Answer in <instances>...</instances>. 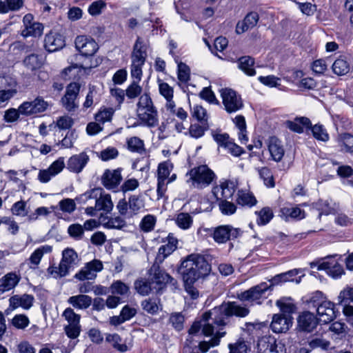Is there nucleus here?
<instances>
[{
	"instance_id": "49530a36",
	"label": "nucleus",
	"mask_w": 353,
	"mask_h": 353,
	"mask_svg": "<svg viewBox=\"0 0 353 353\" xmlns=\"http://www.w3.org/2000/svg\"><path fill=\"white\" fill-rule=\"evenodd\" d=\"M315 208L319 211L318 218L320 219L323 214H334L335 210L331 206L328 200L319 199L314 203Z\"/></svg>"
},
{
	"instance_id": "1a4fd4ad",
	"label": "nucleus",
	"mask_w": 353,
	"mask_h": 353,
	"mask_svg": "<svg viewBox=\"0 0 353 353\" xmlns=\"http://www.w3.org/2000/svg\"><path fill=\"white\" fill-rule=\"evenodd\" d=\"M48 107V103L42 97H37L33 101H24L19 105V111L22 116L35 117L45 112Z\"/></svg>"
},
{
	"instance_id": "774afa93",
	"label": "nucleus",
	"mask_w": 353,
	"mask_h": 353,
	"mask_svg": "<svg viewBox=\"0 0 353 353\" xmlns=\"http://www.w3.org/2000/svg\"><path fill=\"white\" fill-rule=\"evenodd\" d=\"M169 321L177 331H181L183 328L184 316L181 313L172 314L169 319Z\"/></svg>"
},
{
	"instance_id": "bf43d9fd",
	"label": "nucleus",
	"mask_w": 353,
	"mask_h": 353,
	"mask_svg": "<svg viewBox=\"0 0 353 353\" xmlns=\"http://www.w3.org/2000/svg\"><path fill=\"white\" fill-rule=\"evenodd\" d=\"M114 114V110L112 108H104L95 114V120L97 122L104 123L105 122L110 121Z\"/></svg>"
},
{
	"instance_id": "37998d69",
	"label": "nucleus",
	"mask_w": 353,
	"mask_h": 353,
	"mask_svg": "<svg viewBox=\"0 0 353 353\" xmlns=\"http://www.w3.org/2000/svg\"><path fill=\"white\" fill-rule=\"evenodd\" d=\"M255 213L257 214L256 223L259 225L268 224L274 217L272 210L270 207H264Z\"/></svg>"
},
{
	"instance_id": "a211bd4d",
	"label": "nucleus",
	"mask_w": 353,
	"mask_h": 353,
	"mask_svg": "<svg viewBox=\"0 0 353 353\" xmlns=\"http://www.w3.org/2000/svg\"><path fill=\"white\" fill-rule=\"evenodd\" d=\"M103 269V264L101 261L94 259L88 263L74 276V278L80 280L94 279L96 277V272Z\"/></svg>"
},
{
	"instance_id": "b1692460",
	"label": "nucleus",
	"mask_w": 353,
	"mask_h": 353,
	"mask_svg": "<svg viewBox=\"0 0 353 353\" xmlns=\"http://www.w3.org/2000/svg\"><path fill=\"white\" fill-rule=\"evenodd\" d=\"M167 239L168 243L159 248L156 261L163 262L168 256L171 254L177 248L178 240L173 234L170 233Z\"/></svg>"
},
{
	"instance_id": "72a5a7b5",
	"label": "nucleus",
	"mask_w": 353,
	"mask_h": 353,
	"mask_svg": "<svg viewBox=\"0 0 353 353\" xmlns=\"http://www.w3.org/2000/svg\"><path fill=\"white\" fill-rule=\"evenodd\" d=\"M23 63L27 70L35 71L41 68L43 65L42 57L37 54H31L25 57Z\"/></svg>"
},
{
	"instance_id": "79ce46f5",
	"label": "nucleus",
	"mask_w": 353,
	"mask_h": 353,
	"mask_svg": "<svg viewBox=\"0 0 353 353\" xmlns=\"http://www.w3.org/2000/svg\"><path fill=\"white\" fill-rule=\"evenodd\" d=\"M134 285L136 291L142 296L148 295L152 290H154L151 281H149L144 279L136 280Z\"/></svg>"
},
{
	"instance_id": "de8ad7c7",
	"label": "nucleus",
	"mask_w": 353,
	"mask_h": 353,
	"mask_svg": "<svg viewBox=\"0 0 353 353\" xmlns=\"http://www.w3.org/2000/svg\"><path fill=\"white\" fill-rule=\"evenodd\" d=\"M105 340L110 343L112 347L121 352H124L128 350V347L125 344L121 343L122 339L118 334L107 335Z\"/></svg>"
},
{
	"instance_id": "58836bf2",
	"label": "nucleus",
	"mask_w": 353,
	"mask_h": 353,
	"mask_svg": "<svg viewBox=\"0 0 353 353\" xmlns=\"http://www.w3.org/2000/svg\"><path fill=\"white\" fill-rule=\"evenodd\" d=\"M332 68L334 74L343 76L349 72L350 64L345 57H340L333 63Z\"/></svg>"
},
{
	"instance_id": "f257e3e1",
	"label": "nucleus",
	"mask_w": 353,
	"mask_h": 353,
	"mask_svg": "<svg viewBox=\"0 0 353 353\" xmlns=\"http://www.w3.org/2000/svg\"><path fill=\"white\" fill-rule=\"evenodd\" d=\"M243 316V307L235 302L223 303L203 314L199 321L193 323L189 330L190 334H196L202 328V333L207 336H212L215 329L224 327L226 320L232 316Z\"/></svg>"
},
{
	"instance_id": "9d476101",
	"label": "nucleus",
	"mask_w": 353,
	"mask_h": 353,
	"mask_svg": "<svg viewBox=\"0 0 353 353\" xmlns=\"http://www.w3.org/2000/svg\"><path fill=\"white\" fill-rule=\"evenodd\" d=\"M210 236L218 243H224L228 240L235 239L240 235V229L234 228L229 225L212 228L210 230Z\"/></svg>"
},
{
	"instance_id": "bb28decb",
	"label": "nucleus",
	"mask_w": 353,
	"mask_h": 353,
	"mask_svg": "<svg viewBox=\"0 0 353 353\" xmlns=\"http://www.w3.org/2000/svg\"><path fill=\"white\" fill-rule=\"evenodd\" d=\"M147 57V52L145 47L143 44V41L140 37H138L132 53V63L143 65Z\"/></svg>"
},
{
	"instance_id": "c756f323",
	"label": "nucleus",
	"mask_w": 353,
	"mask_h": 353,
	"mask_svg": "<svg viewBox=\"0 0 353 353\" xmlns=\"http://www.w3.org/2000/svg\"><path fill=\"white\" fill-rule=\"evenodd\" d=\"M68 303L77 309L85 310L92 305V299L88 295L79 294L70 296L68 299Z\"/></svg>"
},
{
	"instance_id": "c03bdc74",
	"label": "nucleus",
	"mask_w": 353,
	"mask_h": 353,
	"mask_svg": "<svg viewBox=\"0 0 353 353\" xmlns=\"http://www.w3.org/2000/svg\"><path fill=\"white\" fill-rule=\"evenodd\" d=\"M43 26L41 23L34 22L30 25H26V28L22 31L21 34L24 37L28 36L40 37L43 34Z\"/></svg>"
},
{
	"instance_id": "aec40b11",
	"label": "nucleus",
	"mask_w": 353,
	"mask_h": 353,
	"mask_svg": "<svg viewBox=\"0 0 353 353\" xmlns=\"http://www.w3.org/2000/svg\"><path fill=\"white\" fill-rule=\"evenodd\" d=\"M316 311L319 321L325 324L330 323L336 317L335 305L330 301H324Z\"/></svg>"
},
{
	"instance_id": "a19ab883",
	"label": "nucleus",
	"mask_w": 353,
	"mask_h": 353,
	"mask_svg": "<svg viewBox=\"0 0 353 353\" xmlns=\"http://www.w3.org/2000/svg\"><path fill=\"white\" fill-rule=\"evenodd\" d=\"M71 268H72V265L61 260L59 267L50 266L48 268V272L56 279L61 278L68 274Z\"/></svg>"
},
{
	"instance_id": "8fccbe9b",
	"label": "nucleus",
	"mask_w": 353,
	"mask_h": 353,
	"mask_svg": "<svg viewBox=\"0 0 353 353\" xmlns=\"http://www.w3.org/2000/svg\"><path fill=\"white\" fill-rule=\"evenodd\" d=\"M128 149L132 152L142 154L145 151L143 141L137 137H132L127 141Z\"/></svg>"
},
{
	"instance_id": "7c9ffc66",
	"label": "nucleus",
	"mask_w": 353,
	"mask_h": 353,
	"mask_svg": "<svg viewBox=\"0 0 353 353\" xmlns=\"http://www.w3.org/2000/svg\"><path fill=\"white\" fill-rule=\"evenodd\" d=\"M268 149L272 159L276 162L281 161L285 150L281 144V141L275 137H272L270 140Z\"/></svg>"
},
{
	"instance_id": "f704fd0d",
	"label": "nucleus",
	"mask_w": 353,
	"mask_h": 353,
	"mask_svg": "<svg viewBox=\"0 0 353 353\" xmlns=\"http://www.w3.org/2000/svg\"><path fill=\"white\" fill-rule=\"evenodd\" d=\"M222 327H218L215 329V335L209 341H201L200 342L199 347L201 352L205 353L208 351L210 347H214L219 344L220 339L225 334V332H221Z\"/></svg>"
},
{
	"instance_id": "7ed1b4c3",
	"label": "nucleus",
	"mask_w": 353,
	"mask_h": 353,
	"mask_svg": "<svg viewBox=\"0 0 353 353\" xmlns=\"http://www.w3.org/2000/svg\"><path fill=\"white\" fill-rule=\"evenodd\" d=\"M246 327L244 328V332L247 333L248 336L244 340L245 351L247 350L248 345L250 350V345L254 344L257 339V350L259 353H285L286 349L281 342H277L274 336L271 335L262 334L261 328L263 324L261 323H246Z\"/></svg>"
},
{
	"instance_id": "412c9836",
	"label": "nucleus",
	"mask_w": 353,
	"mask_h": 353,
	"mask_svg": "<svg viewBox=\"0 0 353 353\" xmlns=\"http://www.w3.org/2000/svg\"><path fill=\"white\" fill-rule=\"evenodd\" d=\"M121 172V168L114 170H105L101 176L103 186L108 190L117 188L122 180Z\"/></svg>"
},
{
	"instance_id": "5701e85b",
	"label": "nucleus",
	"mask_w": 353,
	"mask_h": 353,
	"mask_svg": "<svg viewBox=\"0 0 353 353\" xmlns=\"http://www.w3.org/2000/svg\"><path fill=\"white\" fill-rule=\"evenodd\" d=\"M276 306L279 309L280 313L289 317L297 311V305L291 296H282L275 302Z\"/></svg>"
},
{
	"instance_id": "f8f14e48",
	"label": "nucleus",
	"mask_w": 353,
	"mask_h": 353,
	"mask_svg": "<svg viewBox=\"0 0 353 353\" xmlns=\"http://www.w3.org/2000/svg\"><path fill=\"white\" fill-rule=\"evenodd\" d=\"M296 321V329L299 332L307 333L313 332L320 321L313 313L309 311H305L300 313Z\"/></svg>"
},
{
	"instance_id": "4468645a",
	"label": "nucleus",
	"mask_w": 353,
	"mask_h": 353,
	"mask_svg": "<svg viewBox=\"0 0 353 353\" xmlns=\"http://www.w3.org/2000/svg\"><path fill=\"white\" fill-rule=\"evenodd\" d=\"M221 95L223 99V103L227 112H236L241 108L242 102L241 97H237L234 90L230 88L221 89Z\"/></svg>"
},
{
	"instance_id": "c9c22d12",
	"label": "nucleus",
	"mask_w": 353,
	"mask_h": 353,
	"mask_svg": "<svg viewBox=\"0 0 353 353\" xmlns=\"http://www.w3.org/2000/svg\"><path fill=\"white\" fill-rule=\"evenodd\" d=\"M309 131L312 132V136L317 141L327 142L330 139L326 128L321 123H316L314 125L311 123V126L307 128V132Z\"/></svg>"
},
{
	"instance_id": "c85d7f7f",
	"label": "nucleus",
	"mask_w": 353,
	"mask_h": 353,
	"mask_svg": "<svg viewBox=\"0 0 353 353\" xmlns=\"http://www.w3.org/2000/svg\"><path fill=\"white\" fill-rule=\"evenodd\" d=\"M143 112H139L138 117L148 127H154L158 125V112L156 108H146Z\"/></svg>"
},
{
	"instance_id": "473e14b6",
	"label": "nucleus",
	"mask_w": 353,
	"mask_h": 353,
	"mask_svg": "<svg viewBox=\"0 0 353 353\" xmlns=\"http://www.w3.org/2000/svg\"><path fill=\"white\" fill-rule=\"evenodd\" d=\"M307 343L310 347L308 350H310V352L317 348L327 350L330 345V342L325 339L322 334H314L310 336L307 339Z\"/></svg>"
},
{
	"instance_id": "20e7f679",
	"label": "nucleus",
	"mask_w": 353,
	"mask_h": 353,
	"mask_svg": "<svg viewBox=\"0 0 353 353\" xmlns=\"http://www.w3.org/2000/svg\"><path fill=\"white\" fill-rule=\"evenodd\" d=\"M211 266L203 256L192 254L182 260L178 272L184 283H194L199 279L208 276Z\"/></svg>"
},
{
	"instance_id": "423d86ee",
	"label": "nucleus",
	"mask_w": 353,
	"mask_h": 353,
	"mask_svg": "<svg viewBox=\"0 0 353 353\" xmlns=\"http://www.w3.org/2000/svg\"><path fill=\"white\" fill-rule=\"evenodd\" d=\"M157 262L155 261L152 265L149 270V274L155 292L157 294H161L162 290L168 283L174 285L176 283V281L162 270L157 264Z\"/></svg>"
},
{
	"instance_id": "5fc2aeb1",
	"label": "nucleus",
	"mask_w": 353,
	"mask_h": 353,
	"mask_svg": "<svg viewBox=\"0 0 353 353\" xmlns=\"http://www.w3.org/2000/svg\"><path fill=\"white\" fill-rule=\"evenodd\" d=\"M260 177L263 180L264 184L269 188H273L275 185L273 174L271 170L267 168L263 167L259 170Z\"/></svg>"
},
{
	"instance_id": "a18cd8bd",
	"label": "nucleus",
	"mask_w": 353,
	"mask_h": 353,
	"mask_svg": "<svg viewBox=\"0 0 353 353\" xmlns=\"http://www.w3.org/2000/svg\"><path fill=\"white\" fill-rule=\"evenodd\" d=\"M325 297L323 296V292L316 291L312 293L309 299L306 301L307 305L310 309H315L316 310L320 307L324 301H326Z\"/></svg>"
},
{
	"instance_id": "cd10ccee",
	"label": "nucleus",
	"mask_w": 353,
	"mask_h": 353,
	"mask_svg": "<svg viewBox=\"0 0 353 353\" xmlns=\"http://www.w3.org/2000/svg\"><path fill=\"white\" fill-rule=\"evenodd\" d=\"M20 276L15 272H9L0 279V292L3 293L13 289L19 282Z\"/></svg>"
},
{
	"instance_id": "ea45409f",
	"label": "nucleus",
	"mask_w": 353,
	"mask_h": 353,
	"mask_svg": "<svg viewBox=\"0 0 353 353\" xmlns=\"http://www.w3.org/2000/svg\"><path fill=\"white\" fill-rule=\"evenodd\" d=\"M160 302L158 298H148L141 301L142 309L147 313L154 315L159 310V303Z\"/></svg>"
},
{
	"instance_id": "2f4dec72",
	"label": "nucleus",
	"mask_w": 353,
	"mask_h": 353,
	"mask_svg": "<svg viewBox=\"0 0 353 353\" xmlns=\"http://www.w3.org/2000/svg\"><path fill=\"white\" fill-rule=\"evenodd\" d=\"M338 145L340 150L345 153L353 154V135L345 132L338 135Z\"/></svg>"
},
{
	"instance_id": "6e6552de",
	"label": "nucleus",
	"mask_w": 353,
	"mask_h": 353,
	"mask_svg": "<svg viewBox=\"0 0 353 353\" xmlns=\"http://www.w3.org/2000/svg\"><path fill=\"white\" fill-rule=\"evenodd\" d=\"M62 316L68 322V325L64 327L65 334L71 339H77L81 330V315L75 313L71 307H67L63 311Z\"/></svg>"
},
{
	"instance_id": "69168bd1",
	"label": "nucleus",
	"mask_w": 353,
	"mask_h": 353,
	"mask_svg": "<svg viewBox=\"0 0 353 353\" xmlns=\"http://www.w3.org/2000/svg\"><path fill=\"white\" fill-rule=\"evenodd\" d=\"M118 155L119 151L116 148L108 147L101 150L99 157L102 161H107L117 158Z\"/></svg>"
},
{
	"instance_id": "6e6d98bb",
	"label": "nucleus",
	"mask_w": 353,
	"mask_h": 353,
	"mask_svg": "<svg viewBox=\"0 0 353 353\" xmlns=\"http://www.w3.org/2000/svg\"><path fill=\"white\" fill-rule=\"evenodd\" d=\"M61 260L73 267L78 261L77 253L72 248H66L62 252Z\"/></svg>"
},
{
	"instance_id": "09e8293b",
	"label": "nucleus",
	"mask_w": 353,
	"mask_h": 353,
	"mask_svg": "<svg viewBox=\"0 0 353 353\" xmlns=\"http://www.w3.org/2000/svg\"><path fill=\"white\" fill-rule=\"evenodd\" d=\"M129 291V287L120 280L114 281L110 286V292L112 294L125 296L128 294Z\"/></svg>"
},
{
	"instance_id": "6ab92c4d",
	"label": "nucleus",
	"mask_w": 353,
	"mask_h": 353,
	"mask_svg": "<svg viewBox=\"0 0 353 353\" xmlns=\"http://www.w3.org/2000/svg\"><path fill=\"white\" fill-rule=\"evenodd\" d=\"M65 45L62 34L50 31L45 36L44 48L49 52H56L62 49Z\"/></svg>"
},
{
	"instance_id": "dca6fc26",
	"label": "nucleus",
	"mask_w": 353,
	"mask_h": 353,
	"mask_svg": "<svg viewBox=\"0 0 353 353\" xmlns=\"http://www.w3.org/2000/svg\"><path fill=\"white\" fill-rule=\"evenodd\" d=\"M293 317H289L281 314H274L272 316L270 324L273 332L286 333L293 325Z\"/></svg>"
},
{
	"instance_id": "39448f33",
	"label": "nucleus",
	"mask_w": 353,
	"mask_h": 353,
	"mask_svg": "<svg viewBox=\"0 0 353 353\" xmlns=\"http://www.w3.org/2000/svg\"><path fill=\"white\" fill-rule=\"evenodd\" d=\"M341 256L338 254L327 256L323 261H313L310 263L311 268L317 267L318 270H325L326 273L333 279H339L345 274V270L341 264L338 261Z\"/></svg>"
},
{
	"instance_id": "9b49d317",
	"label": "nucleus",
	"mask_w": 353,
	"mask_h": 353,
	"mask_svg": "<svg viewBox=\"0 0 353 353\" xmlns=\"http://www.w3.org/2000/svg\"><path fill=\"white\" fill-rule=\"evenodd\" d=\"M80 88V84L76 82L70 83L66 87L65 94L61 98V103L68 112L74 111L78 108L76 100L79 95Z\"/></svg>"
},
{
	"instance_id": "4d7b16f0",
	"label": "nucleus",
	"mask_w": 353,
	"mask_h": 353,
	"mask_svg": "<svg viewBox=\"0 0 353 353\" xmlns=\"http://www.w3.org/2000/svg\"><path fill=\"white\" fill-rule=\"evenodd\" d=\"M176 224L182 229H188L192 224V217L188 213L181 212L177 215Z\"/></svg>"
},
{
	"instance_id": "864d4df0",
	"label": "nucleus",
	"mask_w": 353,
	"mask_h": 353,
	"mask_svg": "<svg viewBox=\"0 0 353 353\" xmlns=\"http://www.w3.org/2000/svg\"><path fill=\"white\" fill-rule=\"evenodd\" d=\"M209 128L208 123L205 124H191L189 128V133L192 137L198 139L203 137L205 132Z\"/></svg>"
},
{
	"instance_id": "0e129e2a",
	"label": "nucleus",
	"mask_w": 353,
	"mask_h": 353,
	"mask_svg": "<svg viewBox=\"0 0 353 353\" xmlns=\"http://www.w3.org/2000/svg\"><path fill=\"white\" fill-rule=\"evenodd\" d=\"M155 223V216L153 215L148 214L143 218L140 223V227L144 232H150L154 229Z\"/></svg>"
},
{
	"instance_id": "0eeeda50",
	"label": "nucleus",
	"mask_w": 353,
	"mask_h": 353,
	"mask_svg": "<svg viewBox=\"0 0 353 353\" xmlns=\"http://www.w3.org/2000/svg\"><path fill=\"white\" fill-rule=\"evenodd\" d=\"M190 179L197 188L208 186L215 178V174L207 165H200L190 172Z\"/></svg>"
},
{
	"instance_id": "052dcab7",
	"label": "nucleus",
	"mask_w": 353,
	"mask_h": 353,
	"mask_svg": "<svg viewBox=\"0 0 353 353\" xmlns=\"http://www.w3.org/2000/svg\"><path fill=\"white\" fill-rule=\"evenodd\" d=\"M192 115L201 124H205L208 123V115L206 110L201 105H196L194 107L192 112Z\"/></svg>"
},
{
	"instance_id": "e2e57ef3",
	"label": "nucleus",
	"mask_w": 353,
	"mask_h": 353,
	"mask_svg": "<svg viewBox=\"0 0 353 353\" xmlns=\"http://www.w3.org/2000/svg\"><path fill=\"white\" fill-rule=\"evenodd\" d=\"M190 69L185 63L180 62L178 64V79L183 83L190 80Z\"/></svg>"
},
{
	"instance_id": "4be33fe9",
	"label": "nucleus",
	"mask_w": 353,
	"mask_h": 353,
	"mask_svg": "<svg viewBox=\"0 0 353 353\" xmlns=\"http://www.w3.org/2000/svg\"><path fill=\"white\" fill-rule=\"evenodd\" d=\"M235 183L233 181H228L221 184L220 186H216L212 189V193L216 196V200L232 199L235 192Z\"/></svg>"
},
{
	"instance_id": "f03ea898",
	"label": "nucleus",
	"mask_w": 353,
	"mask_h": 353,
	"mask_svg": "<svg viewBox=\"0 0 353 353\" xmlns=\"http://www.w3.org/2000/svg\"><path fill=\"white\" fill-rule=\"evenodd\" d=\"M75 47L80 54H75L70 65L65 68L61 72V76L65 79L74 78L79 71L90 69L93 66L90 64H85L81 59L83 57L93 56L99 49L97 42L90 37L80 35L75 39Z\"/></svg>"
},
{
	"instance_id": "e433bc0d",
	"label": "nucleus",
	"mask_w": 353,
	"mask_h": 353,
	"mask_svg": "<svg viewBox=\"0 0 353 353\" xmlns=\"http://www.w3.org/2000/svg\"><path fill=\"white\" fill-rule=\"evenodd\" d=\"M281 216L288 221L290 218L296 220H301L305 218V211L301 210L299 207H284L281 209Z\"/></svg>"
},
{
	"instance_id": "393cba45",
	"label": "nucleus",
	"mask_w": 353,
	"mask_h": 353,
	"mask_svg": "<svg viewBox=\"0 0 353 353\" xmlns=\"http://www.w3.org/2000/svg\"><path fill=\"white\" fill-rule=\"evenodd\" d=\"M89 161V157L85 152L72 156L68 161L67 168L73 172L79 173L82 171Z\"/></svg>"
},
{
	"instance_id": "338daca9",
	"label": "nucleus",
	"mask_w": 353,
	"mask_h": 353,
	"mask_svg": "<svg viewBox=\"0 0 353 353\" xmlns=\"http://www.w3.org/2000/svg\"><path fill=\"white\" fill-rule=\"evenodd\" d=\"M29 319L25 314H17L12 319V324L17 329H24L29 325Z\"/></svg>"
},
{
	"instance_id": "ddd939ff",
	"label": "nucleus",
	"mask_w": 353,
	"mask_h": 353,
	"mask_svg": "<svg viewBox=\"0 0 353 353\" xmlns=\"http://www.w3.org/2000/svg\"><path fill=\"white\" fill-rule=\"evenodd\" d=\"M212 137L219 147L226 149L232 155L239 157L243 153L241 147L236 145L228 133L215 132Z\"/></svg>"
},
{
	"instance_id": "f3484780",
	"label": "nucleus",
	"mask_w": 353,
	"mask_h": 353,
	"mask_svg": "<svg viewBox=\"0 0 353 353\" xmlns=\"http://www.w3.org/2000/svg\"><path fill=\"white\" fill-rule=\"evenodd\" d=\"M302 272V269H292L288 272L276 274L270 280V283L269 285H271L272 290L274 285H281L286 282L295 281L296 283H299L301 281V277L303 276L304 274H303L302 276L298 278H296V276Z\"/></svg>"
},
{
	"instance_id": "680f3d73",
	"label": "nucleus",
	"mask_w": 353,
	"mask_h": 353,
	"mask_svg": "<svg viewBox=\"0 0 353 353\" xmlns=\"http://www.w3.org/2000/svg\"><path fill=\"white\" fill-rule=\"evenodd\" d=\"M68 233L72 238L76 240H80L83 236L84 230L81 225L74 223L68 227Z\"/></svg>"
},
{
	"instance_id": "3c124183",
	"label": "nucleus",
	"mask_w": 353,
	"mask_h": 353,
	"mask_svg": "<svg viewBox=\"0 0 353 353\" xmlns=\"http://www.w3.org/2000/svg\"><path fill=\"white\" fill-rule=\"evenodd\" d=\"M339 304L353 303V286L345 287L338 296Z\"/></svg>"
},
{
	"instance_id": "603ef678",
	"label": "nucleus",
	"mask_w": 353,
	"mask_h": 353,
	"mask_svg": "<svg viewBox=\"0 0 353 353\" xmlns=\"http://www.w3.org/2000/svg\"><path fill=\"white\" fill-rule=\"evenodd\" d=\"M219 201V206L221 212L223 214L230 215L234 214L236 212V206L234 203V199H232L230 201L223 199V200H218Z\"/></svg>"
},
{
	"instance_id": "2eb2a0df",
	"label": "nucleus",
	"mask_w": 353,
	"mask_h": 353,
	"mask_svg": "<svg viewBox=\"0 0 353 353\" xmlns=\"http://www.w3.org/2000/svg\"><path fill=\"white\" fill-rule=\"evenodd\" d=\"M268 290L272 291L271 285L265 282L261 283L248 290L244 291V302H256L257 304H260L261 301L259 300L262 298H266L265 294Z\"/></svg>"
},
{
	"instance_id": "a878e982",
	"label": "nucleus",
	"mask_w": 353,
	"mask_h": 353,
	"mask_svg": "<svg viewBox=\"0 0 353 353\" xmlns=\"http://www.w3.org/2000/svg\"><path fill=\"white\" fill-rule=\"evenodd\" d=\"M285 126L294 132L301 134L305 129V132L307 133V128L311 126V121L305 117H297L293 121H286Z\"/></svg>"
},
{
	"instance_id": "4c0bfd02",
	"label": "nucleus",
	"mask_w": 353,
	"mask_h": 353,
	"mask_svg": "<svg viewBox=\"0 0 353 353\" xmlns=\"http://www.w3.org/2000/svg\"><path fill=\"white\" fill-rule=\"evenodd\" d=\"M100 196L96 199L95 208L98 211H103L105 213H109L112 210L113 203L111 200L110 194L102 195L99 194Z\"/></svg>"
},
{
	"instance_id": "13d9d810",
	"label": "nucleus",
	"mask_w": 353,
	"mask_h": 353,
	"mask_svg": "<svg viewBox=\"0 0 353 353\" xmlns=\"http://www.w3.org/2000/svg\"><path fill=\"white\" fill-rule=\"evenodd\" d=\"M259 20V14L256 12H250L244 17V32L248 29L255 27Z\"/></svg>"
}]
</instances>
